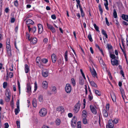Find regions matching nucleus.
I'll list each match as a JSON object with an SVG mask.
<instances>
[{"mask_svg":"<svg viewBox=\"0 0 128 128\" xmlns=\"http://www.w3.org/2000/svg\"><path fill=\"white\" fill-rule=\"evenodd\" d=\"M111 62L112 65L113 66H117L119 64L118 60L115 59L111 60Z\"/></svg>","mask_w":128,"mask_h":128,"instance_id":"nucleus-5","label":"nucleus"},{"mask_svg":"<svg viewBox=\"0 0 128 128\" xmlns=\"http://www.w3.org/2000/svg\"><path fill=\"white\" fill-rule=\"evenodd\" d=\"M47 24L48 28L50 29L53 33H54L56 32L55 28L52 26L48 23Z\"/></svg>","mask_w":128,"mask_h":128,"instance_id":"nucleus-6","label":"nucleus"},{"mask_svg":"<svg viewBox=\"0 0 128 128\" xmlns=\"http://www.w3.org/2000/svg\"><path fill=\"white\" fill-rule=\"evenodd\" d=\"M2 0H0V9L1 8L2 5Z\"/></svg>","mask_w":128,"mask_h":128,"instance_id":"nucleus-62","label":"nucleus"},{"mask_svg":"<svg viewBox=\"0 0 128 128\" xmlns=\"http://www.w3.org/2000/svg\"><path fill=\"white\" fill-rule=\"evenodd\" d=\"M60 120L58 119H57L56 121V124L57 125H59L60 123Z\"/></svg>","mask_w":128,"mask_h":128,"instance_id":"nucleus-36","label":"nucleus"},{"mask_svg":"<svg viewBox=\"0 0 128 128\" xmlns=\"http://www.w3.org/2000/svg\"><path fill=\"white\" fill-rule=\"evenodd\" d=\"M25 70L26 73H28L29 70V68L27 64H26L25 65Z\"/></svg>","mask_w":128,"mask_h":128,"instance_id":"nucleus-22","label":"nucleus"},{"mask_svg":"<svg viewBox=\"0 0 128 128\" xmlns=\"http://www.w3.org/2000/svg\"><path fill=\"white\" fill-rule=\"evenodd\" d=\"M48 84L46 81H44L42 83V87L43 88L46 89L47 88Z\"/></svg>","mask_w":128,"mask_h":128,"instance_id":"nucleus-16","label":"nucleus"},{"mask_svg":"<svg viewBox=\"0 0 128 128\" xmlns=\"http://www.w3.org/2000/svg\"><path fill=\"white\" fill-rule=\"evenodd\" d=\"M113 16L115 18H117V15L116 11L115 9H114L113 10Z\"/></svg>","mask_w":128,"mask_h":128,"instance_id":"nucleus-28","label":"nucleus"},{"mask_svg":"<svg viewBox=\"0 0 128 128\" xmlns=\"http://www.w3.org/2000/svg\"><path fill=\"white\" fill-rule=\"evenodd\" d=\"M95 92L97 95L99 96H100L101 94L100 92L98 90H95Z\"/></svg>","mask_w":128,"mask_h":128,"instance_id":"nucleus-34","label":"nucleus"},{"mask_svg":"<svg viewBox=\"0 0 128 128\" xmlns=\"http://www.w3.org/2000/svg\"><path fill=\"white\" fill-rule=\"evenodd\" d=\"M9 76H10V78H12L13 76V74L12 72H10L9 73Z\"/></svg>","mask_w":128,"mask_h":128,"instance_id":"nucleus-63","label":"nucleus"},{"mask_svg":"<svg viewBox=\"0 0 128 128\" xmlns=\"http://www.w3.org/2000/svg\"><path fill=\"white\" fill-rule=\"evenodd\" d=\"M105 20H106V24H107V25L108 26H109L110 25V24H109V23L108 22V18H107L106 17L105 18Z\"/></svg>","mask_w":128,"mask_h":128,"instance_id":"nucleus-52","label":"nucleus"},{"mask_svg":"<svg viewBox=\"0 0 128 128\" xmlns=\"http://www.w3.org/2000/svg\"><path fill=\"white\" fill-rule=\"evenodd\" d=\"M76 122L75 121L74 119H72V126L74 128L76 126Z\"/></svg>","mask_w":128,"mask_h":128,"instance_id":"nucleus-25","label":"nucleus"},{"mask_svg":"<svg viewBox=\"0 0 128 128\" xmlns=\"http://www.w3.org/2000/svg\"><path fill=\"white\" fill-rule=\"evenodd\" d=\"M109 108V104H108L106 106V110H108Z\"/></svg>","mask_w":128,"mask_h":128,"instance_id":"nucleus-54","label":"nucleus"},{"mask_svg":"<svg viewBox=\"0 0 128 128\" xmlns=\"http://www.w3.org/2000/svg\"><path fill=\"white\" fill-rule=\"evenodd\" d=\"M26 36L27 37V38H28V40H29L30 41L32 40V38H30V35L29 34H28V32H26Z\"/></svg>","mask_w":128,"mask_h":128,"instance_id":"nucleus-32","label":"nucleus"},{"mask_svg":"<svg viewBox=\"0 0 128 128\" xmlns=\"http://www.w3.org/2000/svg\"><path fill=\"white\" fill-rule=\"evenodd\" d=\"M90 108L92 112L94 114H96L97 112L95 107L92 105H90Z\"/></svg>","mask_w":128,"mask_h":128,"instance_id":"nucleus-8","label":"nucleus"},{"mask_svg":"<svg viewBox=\"0 0 128 128\" xmlns=\"http://www.w3.org/2000/svg\"><path fill=\"white\" fill-rule=\"evenodd\" d=\"M16 123L17 125V126H18V128H20V122L18 121H16Z\"/></svg>","mask_w":128,"mask_h":128,"instance_id":"nucleus-53","label":"nucleus"},{"mask_svg":"<svg viewBox=\"0 0 128 128\" xmlns=\"http://www.w3.org/2000/svg\"><path fill=\"white\" fill-rule=\"evenodd\" d=\"M94 26L96 29V30L98 32H100V31L99 30V28L97 26L96 24H94Z\"/></svg>","mask_w":128,"mask_h":128,"instance_id":"nucleus-31","label":"nucleus"},{"mask_svg":"<svg viewBox=\"0 0 128 128\" xmlns=\"http://www.w3.org/2000/svg\"><path fill=\"white\" fill-rule=\"evenodd\" d=\"M10 106L12 108H14V102L11 101L10 103Z\"/></svg>","mask_w":128,"mask_h":128,"instance_id":"nucleus-60","label":"nucleus"},{"mask_svg":"<svg viewBox=\"0 0 128 128\" xmlns=\"http://www.w3.org/2000/svg\"><path fill=\"white\" fill-rule=\"evenodd\" d=\"M15 20V19L14 18H12L11 19V23H14Z\"/></svg>","mask_w":128,"mask_h":128,"instance_id":"nucleus-58","label":"nucleus"},{"mask_svg":"<svg viewBox=\"0 0 128 128\" xmlns=\"http://www.w3.org/2000/svg\"><path fill=\"white\" fill-rule=\"evenodd\" d=\"M52 92L53 94H56V88L55 86H52L51 88Z\"/></svg>","mask_w":128,"mask_h":128,"instance_id":"nucleus-17","label":"nucleus"},{"mask_svg":"<svg viewBox=\"0 0 128 128\" xmlns=\"http://www.w3.org/2000/svg\"><path fill=\"white\" fill-rule=\"evenodd\" d=\"M38 33L41 34L43 30V26L42 25L40 24H38Z\"/></svg>","mask_w":128,"mask_h":128,"instance_id":"nucleus-7","label":"nucleus"},{"mask_svg":"<svg viewBox=\"0 0 128 128\" xmlns=\"http://www.w3.org/2000/svg\"><path fill=\"white\" fill-rule=\"evenodd\" d=\"M48 70L46 69H44L42 72V76L44 77H46L48 76Z\"/></svg>","mask_w":128,"mask_h":128,"instance_id":"nucleus-4","label":"nucleus"},{"mask_svg":"<svg viewBox=\"0 0 128 128\" xmlns=\"http://www.w3.org/2000/svg\"><path fill=\"white\" fill-rule=\"evenodd\" d=\"M14 5L16 6H17L18 5V2L17 0H16L14 2Z\"/></svg>","mask_w":128,"mask_h":128,"instance_id":"nucleus-57","label":"nucleus"},{"mask_svg":"<svg viewBox=\"0 0 128 128\" xmlns=\"http://www.w3.org/2000/svg\"><path fill=\"white\" fill-rule=\"evenodd\" d=\"M77 128H81V122H78V123Z\"/></svg>","mask_w":128,"mask_h":128,"instance_id":"nucleus-45","label":"nucleus"},{"mask_svg":"<svg viewBox=\"0 0 128 128\" xmlns=\"http://www.w3.org/2000/svg\"><path fill=\"white\" fill-rule=\"evenodd\" d=\"M40 61H41V62H42L44 64H46L48 62V60L47 59L43 58Z\"/></svg>","mask_w":128,"mask_h":128,"instance_id":"nucleus-30","label":"nucleus"},{"mask_svg":"<svg viewBox=\"0 0 128 128\" xmlns=\"http://www.w3.org/2000/svg\"><path fill=\"white\" fill-rule=\"evenodd\" d=\"M71 82L72 85L74 86L75 85V82L74 80V78H72L71 79Z\"/></svg>","mask_w":128,"mask_h":128,"instance_id":"nucleus-44","label":"nucleus"},{"mask_svg":"<svg viewBox=\"0 0 128 128\" xmlns=\"http://www.w3.org/2000/svg\"><path fill=\"white\" fill-rule=\"evenodd\" d=\"M110 57L112 58V59H114L116 58V56L114 54H110Z\"/></svg>","mask_w":128,"mask_h":128,"instance_id":"nucleus-50","label":"nucleus"},{"mask_svg":"<svg viewBox=\"0 0 128 128\" xmlns=\"http://www.w3.org/2000/svg\"><path fill=\"white\" fill-rule=\"evenodd\" d=\"M52 59L53 62L55 63L56 60V56L54 54H53L52 55Z\"/></svg>","mask_w":128,"mask_h":128,"instance_id":"nucleus-13","label":"nucleus"},{"mask_svg":"<svg viewBox=\"0 0 128 128\" xmlns=\"http://www.w3.org/2000/svg\"><path fill=\"white\" fill-rule=\"evenodd\" d=\"M38 99L40 102H42L43 101V98L42 96V95H40L38 97Z\"/></svg>","mask_w":128,"mask_h":128,"instance_id":"nucleus-33","label":"nucleus"},{"mask_svg":"<svg viewBox=\"0 0 128 128\" xmlns=\"http://www.w3.org/2000/svg\"><path fill=\"white\" fill-rule=\"evenodd\" d=\"M26 88L27 90L26 92L28 93H30L31 92V87L30 83H28L27 84Z\"/></svg>","mask_w":128,"mask_h":128,"instance_id":"nucleus-10","label":"nucleus"},{"mask_svg":"<svg viewBox=\"0 0 128 128\" xmlns=\"http://www.w3.org/2000/svg\"><path fill=\"white\" fill-rule=\"evenodd\" d=\"M5 128H8L9 127V125L7 123H6L4 124Z\"/></svg>","mask_w":128,"mask_h":128,"instance_id":"nucleus-61","label":"nucleus"},{"mask_svg":"<svg viewBox=\"0 0 128 128\" xmlns=\"http://www.w3.org/2000/svg\"><path fill=\"white\" fill-rule=\"evenodd\" d=\"M10 96H7L6 98H5V100L6 102H8L10 100Z\"/></svg>","mask_w":128,"mask_h":128,"instance_id":"nucleus-42","label":"nucleus"},{"mask_svg":"<svg viewBox=\"0 0 128 128\" xmlns=\"http://www.w3.org/2000/svg\"><path fill=\"white\" fill-rule=\"evenodd\" d=\"M51 18L54 20H55L56 18V16L54 14L52 15L51 16Z\"/></svg>","mask_w":128,"mask_h":128,"instance_id":"nucleus-59","label":"nucleus"},{"mask_svg":"<svg viewBox=\"0 0 128 128\" xmlns=\"http://www.w3.org/2000/svg\"><path fill=\"white\" fill-rule=\"evenodd\" d=\"M102 34L105 36L106 38H108V35L106 33V32L104 30H102Z\"/></svg>","mask_w":128,"mask_h":128,"instance_id":"nucleus-27","label":"nucleus"},{"mask_svg":"<svg viewBox=\"0 0 128 128\" xmlns=\"http://www.w3.org/2000/svg\"><path fill=\"white\" fill-rule=\"evenodd\" d=\"M107 47L108 49H110L112 48V46L109 44H107Z\"/></svg>","mask_w":128,"mask_h":128,"instance_id":"nucleus-55","label":"nucleus"},{"mask_svg":"<svg viewBox=\"0 0 128 128\" xmlns=\"http://www.w3.org/2000/svg\"><path fill=\"white\" fill-rule=\"evenodd\" d=\"M90 84L92 86L97 88V86L96 84L93 81H91L90 82Z\"/></svg>","mask_w":128,"mask_h":128,"instance_id":"nucleus-29","label":"nucleus"},{"mask_svg":"<svg viewBox=\"0 0 128 128\" xmlns=\"http://www.w3.org/2000/svg\"><path fill=\"white\" fill-rule=\"evenodd\" d=\"M110 96L113 101L114 102H115L116 101V99L115 94L113 92L111 94H110Z\"/></svg>","mask_w":128,"mask_h":128,"instance_id":"nucleus-15","label":"nucleus"},{"mask_svg":"<svg viewBox=\"0 0 128 128\" xmlns=\"http://www.w3.org/2000/svg\"><path fill=\"white\" fill-rule=\"evenodd\" d=\"M32 104L34 107H36L37 106V102L36 98H34L32 102Z\"/></svg>","mask_w":128,"mask_h":128,"instance_id":"nucleus-23","label":"nucleus"},{"mask_svg":"<svg viewBox=\"0 0 128 128\" xmlns=\"http://www.w3.org/2000/svg\"><path fill=\"white\" fill-rule=\"evenodd\" d=\"M57 110L60 112V113H62L64 111V109L62 106H60L57 108Z\"/></svg>","mask_w":128,"mask_h":128,"instance_id":"nucleus-11","label":"nucleus"},{"mask_svg":"<svg viewBox=\"0 0 128 128\" xmlns=\"http://www.w3.org/2000/svg\"><path fill=\"white\" fill-rule=\"evenodd\" d=\"M88 37L89 40L90 42H92V41L93 40L90 34H88Z\"/></svg>","mask_w":128,"mask_h":128,"instance_id":"nucleus-37","label":"nucleus"},{"mask_svg":"<svg viewBox=\"0 0 128 128\" xmlns=\"http://www.w3.org/2000/svg\"><path fill=\"white\" fill-rule=\"evenodd\" d=\"M17 83H18V90H19V93H20V83L18 80V81Z\"/></svg>","mask_w":128,"mask_h":128,"instance_id":"nucleus-43","label":"nucleus"},{"mask_svg":"<svg viewBox=\"0 0 128 128\" xmlns=\"http://www.w3.org/2000/svg\"><path fill=\"white\" fill-rule=\"evenodd\" d=\"M90 70L94 78L96 77L97 78L96 73L95 70L94 69L92 70L90 69Z\"/></svg>","mask_w":128,"mask_h":128,"instance_id":"nucleus-12","label":"nucleus"},{"mask_svg":"<svg viewBox=\"0 0 128 128\" xmlns=\"http://www.w3.org/2000/svg\"><path fill=\"white\" fill-rule=\"evenodd\" d=\"M37 42V39L36 38H33L32 42V43H33V44L36 43Z\"/></svg>","mask_w":128,"mask_h":128,"instance_id":"nucleus-38","label":"nucleus"},{"mask_svg":"<svg viewBox=\"0 0 128 128\" xmlns=\"http://www.w3.org/2000/svg\"><path fill=\"white\" fill-rule=\"evenodd\" d=\"M122 18L128 22V15L122 14Z\"/></svg>","mask_w":128,"mask_h":128,"instance_id":"nucleus-18","label":"nucleus"},{"mask_svg":"<svg viewBox=\"0 0 128 128\" xmlns=\"http://www.w3.org/2000/svg\"><path fill=\"white\" fill-rule=\"evenodd\" d=\"M87 114V112L86 110H83L82 112V117H86Z\"/></svg>","mask_w":128,"mask_h":128,"instance_id":"nucleus-21","label":"nucleus"},{"mask_svg":"<svg viewBox=\"0 0 128 128\" xmlns=\"http://www.w3.org/2000/svg\"><path fill=\"white\" fill-rule=\"evenodd\" d=\"M34 90L35 91H36L37 89V84L36 83V82L35 83H34Z\"/></svg>","mask_w":128,"mask_h":128,"instance_id":"nucleus-47","label":"nucleus"},{"mask_svg":"<svg viewBox=\"0 0 128 128\" xmlns=\"http://www.w3.org/2000/svg\"><path fill=\"white\" fill-rule=\"evenodd\" d=\"M86 117H82L83 120L82 121L83 123L84 124H86L87 123V120L86 119Z\"/></svg>","mask_w":128,"mask_h":128,"instance_id":"nucleus-35","label":"nucleus"},{"mask_svg":"<svg viewBox=\"0 0 128 128\" xmlns=\"http://www.w3.org/2000/svg\"><path fill=\"white\" fill-rule=\"evenodd\" d=\"M113 124H117L118 122V120L117 119H114L113 120H112Z\"/></svg>","mask_w":128,"mask_h":128,"instance_id":"nucleus-51","label":"nucleus"},{"mask_svg":"<svg viewBox=\"0 0 128 128\" xmlns=\"http://www.w3.org/2000/svg\"><path fill=\"white\" fill-rule=\"evenodd\" d=\"M36 30V26L33 27L32 28V31L33 32L34 34Z\"/></svg>","mask_w":128,"mask_h":128,"instance_id":"nucleus-41","label":"nucleus"},{"mask_svg":"<svg viewBox=\"0 0 128 128\" xmlns=\"http://www.w3.org/2000/svg\"><path fill=\"white\" fill-rule=\"evenodd\" d=\"M84 81L82 77L79 78V83L81 85H82L84 83Z\"/></svg>","mask_w":128,"mask_h":128,"instance_id":"nucleus-24","label":"nucleus"},{"mask_svg":"<svg viewBox=\"0 0 128 128\" xmlns=\"http://www.w3.org/2000/svg\"><path fill=\"white\" fill-rule=\"evenodd\" d=\"M40 58L39 57H37L36 58V62L37 63H39V62H41L40 60Z\"/></svg>","mask_w":128,"mask_h":128,"instance_id":"nucleus-39","label":"nucleus"},{"mask_svg":"<svg viewBox=\"0 0 128 128\" xmlns=\"http://www.w3.org/2000/svg\"><path fill=\"white\" fill-rule=\"evenodd\" d=\"M65 90L67 93H70L71 90V86L70 84H66L65 87Z\"/></svg>","mask_w":128,"mask_h":128,"instance_id":"nucleus-3","label":"nucleus"},{"mask_svg":"<svg viewBox=\"0 0 128 128\" xmlns=\"http://www.w3.org/2000/svg\"><path fill=\"white\" fill-rule=\"evenodd\" d=\"M88 98L90 100H91L93 98L92 96H91L90 95H89Z\"/></svg>","mask_w":128,"mask_h":128,"instance_id":"nucleus-64","label":"nucleus"},{"mask_svg":"<svg viewBox=\"0 0 128 128\" xmlns=\"http://www.w3.org/2000/svg\"><path fill=\"white\" fill-rule=\"evenodd\" d=\"M7 84V83L6 82H4L3 84V87L4 88H6Z\"/></svg>","mask_w":128,"mask_h":128,"instance_id":"nucleus-49","label":"nucleus"},{"mask_svg":"<svg viewBox=\"0 0 128 128\" xmlns=\"http://www.w3.org/2000/svg\"><path fill=\"white\" fill-rule=\"evenodd\" d=\"M80 103L78 102L76 104L74 109V113H77L78 112L80 108Z\"/></svg>","mask_w":128,"mask_h":128,"instance_id":"nucleus-2","label":"nucleus"},{"mask_svg":"<svg viewBox=\"0 0 128 128\" xmlns=\"http://www.w3.org/2000/svg\"><path fill=\"white\" fill-rule=\"evenodd\" d=\"M20 110L18 108H16L15 109V110L14 111L15 114L17 115L19 112Z\"/></svg>","mask_w":128,"mask_h":128,"instance_id":"nucleus-46","label":"nucleus"},{"mask_svg":"<svg viewBox=\"0 0 128 128\" xmlns=\"http://www.w3.org/2000/svg\"><path fill=\"white\" fill-rule=\"evenodd\" d=\"M108 128H112L114 127V124L112 120H109L108 121Z\"/></svg>","mask_w":128,"mask_h":128,"instance_id":"nucleus-14","label":"nucleus"},{"mask_svg":"<svg viewBox=\"0 0 128 128\" xmlns=\"http://www.w3.org/2000/svg\"><path fill=\"white\" fill-rule=\"evenodd\" d=\"M48 41V39L46 38H45L44 40V42L46 44H47Z\"/></svg>","mask_w":128,"mask_h":128,"instance_id":"nucleus-56","label":"nucleus"},{"mask_svg":"<svg viewBox=\"0 0 128 128\" xmlns=\"http://www.w3.org/2000/svg\"><path fill=\"white\" fill-rule=\"evenodd\" d=\"M98 59L100 64L103 66H104L105 64L103 60H102V58L101 57H100Z\"/></svg>","mask_w":128,"mask_h":128,"instance_id":"nucleus-26","label":"nucleus"},{"mask_svg":"<svg viewBox=\"0 0 128 128\" xmlns=\"http://www.w3.org/2000/svg\"><path fill=\"white\" fill-rule=\"evenodd\" d=\"M9 44H7V42H6V49L7 52L8 54H11V48L10 45V42H8Z\"/></svg>","mask_w":128,"mask_h":128,"instance_id":"nucleus-9","label":"nucleus"},{"mask_svg":"<svg viewBox=\"0 0 128 128\" xmlns=\"http://www.w3.org/2000/svg\"><path fill=\"white\" fill-rule=\"evenodd\" d=\"M80 72L81 73V74H82V75L83 77V78H84V79L86 80V77H85V76H84V73L83 72L82 70V69H80Z\"/></svg>","mask_w":128,"mask_h":128,"instance_id":"nucleus-48","label":"nucleus"},{"mask_svg":"<svg viewBox=\"0 0 128 128\" xmlns=\"http://www.w3.org/2000/svg\"><path fill=\"white\" fill-rule=\"evenodd\" d=\"M102 113L103 116L104 117H106L108 116V113L106 110L104 109L103 110Z\"/></svg>","mask_w":128,"mask_h":128,"instance_id":"nucleus-20","label":"nucleus"},{"mask_svg":"<svg viewBox=\"0 0 128 128\" xmlns=\"http://www.w3.org/2000/svg\"><path fill=\"white\" fill-rule=\"evenodd\" d=\"M99 8L100 11V14H102L103 12L102 9L101 8V6L100 4L99 5Z\"/></svg>","mask_w":128,"mask_h":128,"instance_id":"nucleus-40","label":"nucleus"},{"mask_svg":"<svg viewBox=\"0 0 128 128\" xmlns=\"http://www.w3.org/2000/svg\"><path fill=\"white\" fill-rule=\"evenodd\" d=\"M26 24H32L33 25L34 24V22L31 20L28 19L26 21Z\"/></svg>","mask_w":128,"mask_h":128,"instance_id":"nucleus-19","label":"nucleus"},{"mask_svg":"<svg viewBox=\"0 0 128 128\" xmlns=\"http://www.w3.org/2000/svg\"><path fill=\"white\" fill-rule=\"evenodd\" d=\"M47 111L45 108L41 109L39 112V114L40 116L42 117L45 116L46 114Z\"/></svg>","mask_w":128,"mask_h":128,"instance_id":"nucleus-1","label":"nucleus"}]
</instances>
